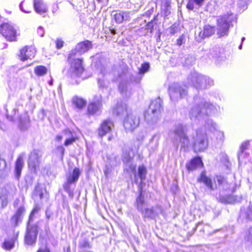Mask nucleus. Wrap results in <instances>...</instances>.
<instances>
[{
    "label": "nucleus",
    "mask_w": 252,
    "mask_h": 252,
    "mask_svg": "<svg viewBox=\"0 0 252 252\" xmlns=\"http://www.w3.org/2000/svg\"><path fill=\"white\" fill-rule=\"evenodd\" d=\"M140 118L132 113L127 114L124 120L123 125L126 131H133L139 125Z\"/></svg>",
    "instance_id": "nucleus-14"
},
{
    "label": "nucleus",
    "mask_w": 252,
    "mask_h": 252,
    "mask_svg": "<svg viewBox=\"0 0 252 252\" xmlns=\"http://www.w3.org/2000/svg\"><path fill=\"white\" fill-rule=\"evenodd\" d=\"M30 119L27 114L19 118V127L22 130L27 129L29 126Z\"/></svg>",
    "instance_id": "nucleus-35"
},
{
    "label": "nucleus",
    "mask_w": 252,
    "mask_h": 252,
    "mask_svg": "<svg viewBox=\"0 0 252 252\" xmlns=\"http://www.w3.org/2000/svg\"><path fill=\"white\" fill-rule=\"evenodd\" d=\"M146 169L144 166H139L138 170V175L140 178L141 182L145 179Z\"/></svg>",
    "instance_id": "nucleus-42"
},
{
    "label": "nucleus",
    "mask_w": 252,
    "mask_h": 252,
    "mask_svg": "<svg viewBox=\"0 0 252 252\" xmlns=\"http://www.w3.org/2000/svg\"><path fill=\"white\" fill-rule=\"evenodd\" d=\"M62 138H63L62 136L60 135H58L56 137V140L58 141H61L62 139Z\"/></svg>",
    "instance_id": "nucleus-62"
},
{
    "label": "nucleus",
    "mask_w": 252,
    "mask_h": 252,
    "mask_svg": "<svg viewBox=\"0 0 252 252\" xmlns=\"http://www.w3.org/2000/svg\"><path fill=\"white\" fill-rule=\"evenodd\" d=\"M19 200L18 199H17L14 203V207H16V205H17L18 204V201H19Z\"/></svg>",
    "instance_id": "nucleus-64"
},
{
    "label": "nucleus",
    "mask_w": 252,
    "mask_h": 252,
    "mask_svg": "<svg viewBox=\"0 0 252 252\" xmlns=\"http://www.w3.org/2000/svg\"><path fill=\"white\" fill-rule=\"evenodd\" d=\"M205 0H193L195 4L198 6L199 7H201L203 5V3Z\"/></svg>",
    "instance_id": "nucleus-58"
},
{
    "label": "nucleus",
    "mask_w": 252,
    "mask_h": 252,
    "mask_svg": "<svg viewBox=\"0 0 252 252\" xmlns=\"http://www.w3.org/2000/svg\"><path fill=\"white\" fill-rule=\"evenodd\" d=\"M159 138H160L159 134H158V133L155 134L152 136V137L150 139V142H152V141H153L155 139L158 141L159 140Z\"/></svg>",
    "instance_id": "nucleus-59"
},
{
    "label": "nucleus",
    "mask_w": 252,
    "mask_h": 252,
    "mask_svg": "<svg viewBox=\"0 0 252 252\" xmlns=\"http://www.w3.org/2000/svg\"><path fill=\"white\" fill-rule=\"evenodd\" d=\"M102 96L100 95H95L94 101L90 103L88 107V112L91 115L99 112L102 106Z\"/></svg>",
    "instance_id": "nucleus-16"
},
{
    "label": "nucleus",
    "mask_w": 252,
    "mask_h": 252,
    "mask_svg": "<svg viewBox=\"0 0 252 252\" xmlns=\"http://www.w3.org/2000/svg\"><path fill=\"white\" fill-rule=\"evenodd\" d=\"M215 31V27L211 26L209 25H205L204 27L203 30L200 32L199 36L201 38L203 39L214 34Z\"/></svg>",
    "instance_id": "nucleus-25"
},
{
    "label": "nucleus",
    "mask_w": 252,
    "mask_h": 252,
    "mask_svg": "<svg viewBox=\"0 0 252 252\" xmlns=\"http://www.w3.org/2000/svg\"><path fill=\"white\" fill-rule=\"evenodd\" d=\"M110 32L111 34H112V35H115L116 33V31L114 29H110Z\"/></svg>",
    "instance_id": "nucleus-63"
},
{
    "label": "nucleus",
    "mask_w": 252,
    "mask_h": 252,
    "mask_svg": "<svg viewBox=\"0 0 252 252\" xmlns=\"http://www.w3.org/2000/svg\"><path fill=\"white\" fill-rule=\"evenodd\" d=\"M23 1L21 2V3L19 5V7H20V10L22 11H23V12H24L25 13H30L31 12L30 11H28V10H26L24 9V8L23 7Z\"/></svg>",
    "instance_id": "nucleus-60"
},
{
    "label": "nucleus",
    "mask_w": 252,
    "mask_h": 252,
    "mask_svg": "<svg viewBox=\"0 0 252 252\" xmlns=\"http://www.w3.org/2000/svg\"><path fill=\"white\" fill-rule=\"evenodd\" d=\"M145 205L144 196L143 194L142 190L141 189L140 193L136 200V207L138 211L140 212L143 211Z\"/></svg>",
    "instance_id": "nucleus-32"
},
{
    "label": "nucleus",
    "mask_w": 252,
    "mask_h": 252,
    "mask_svg": "<svg viewBox=\"0 0 252 252\" xmlns=\"http://www.w3.org/2000/svg\"><path fill=\"white\" fill-rule=\"evenodd\" d=\"M168 92L171 101L176 102L187 95V87L181 83H173L169 86Z\"/></svg>",
    "instance_id": "nucleus-8"
},
{
    "label": "nucleus",
    "mask_w": 252,
    "mask_h": 252,
    "mask_svg": "<svg viewBox=\"0 0 252 252\" xmlns=\"http://www.w3.org/2000/svg\"><path fill=\"white\" fill-rule=\"evenodd\" d=\"M188 83L199 90L212 86L214 85V81L209 77L193 72L188 77Z\"/></svg>",
    "instance_id": "nucleus-4"
},
{
    "label": "nucleus",
    "mask_w": 252,
    "mask_h": 252,
    "mask_svg": "<svg viewBox=\"0 0 252 252\" xmlns=\"http://www.w3.org/2000/svg\"><path fill=\"white\" fill-rule=\"evenodd\" d=\"M42 154L39 150H33L30 154L28 161L29 167L31 170L35 172L36 167L40 162Z\"/></svg>",
    "instance_id": "nucleus-15"
},
{
    "label": "nucleus",
    "mask_w": 252,
    "mask_h": 252,
    "mask_svg": "<svg viewBox=\"0 0 252 252\" xmlns=\"http://www.w3.org/2000/svg\"><path fill=\"white\" fill-rule=\"evenodd\" d=\"M185 37L184 35H181L178 39H177L176 43L178 46H181L185 43Z\"/></svg>",
    "instance_id": "nucleus-51"
},
{
    "label": "nucleus",
    "mask_w": 252,
    "mask_h": 252,
    "mask_svg": "<svg viewBox=\"0 0 252 252\" xmlns=\"http://www.w3.org/2000/svg\"><path fill=\"white\" fill-rule=\"evenodd\" d=\"M217 199L219 202L225 204H232L237 201L236 197L231 195H222L220 194Z\"/></svg>",
    "instance_id": "nucleus-31"
},
{
    "label": "nucleus",
    "mask_w": 252,
    "mask_h": 252,
    "mask_svg": "<svg viewBox=\"0 0 252 252\" xmlns=\"http://www.w3.org/2000/svg\"><path fill=\"white\" fill-rule=\"evenodd\" d=\"M73 103L77 108H82L85 106L86 101L82 98L76 97L73 98Z\"/></svg>",
    "instance_id": "nucleus-40"
},
{
    "label": "nucleus",
    "mask_w": 252,
    "mask_h": 252,
    "mask_svg": "<svg viewBox=\"0 0 252 252\" xmlns=\"http://www.w3.org/2000/svg\"><path fill=\"white\" fill-rule=\"evenodd\" d=\"M92 245L89 243V240L86 238L81 239L78 243L79 252H93L90 251Z\"/></svg>",
    "instance_id": "nucleus-24"
},
{
    "label": "nucleus",
    "mask_w": 252,
    "mask_h": 252,
    "mask_svg": "<svg viewBox=\"0 0 252 252\" xmlns=\"http://www.w3.org/2000/svg\"><path fill=\"white\" fill-rule=\"evenodd\" d=\"M34 72L37 76H42L47 74V68L43 65H38L34 68Z\"/></svg>",
    "instance_id": "nucleus-38"
},
{
    "label": "nucleus",
    "mask_w": 252,
    "mask_h": 252,
    "mask_svg": "<svg viewBox=\"0 0 252 252\" xmlns=\"http://www.w3.org/2000/svg\"><path fill=\"white\" fill-rule=\"evenodd\" d=\"M92 42L86 40L78 43L74 49H72L68 55L67 63L69 66L66 73L68 78L75 79L76 78H85L82 77L84 71L83 64V59L77 58V56L81 55L92 48Z\"/></svg>",
    "instance_id": "nucleus-2"
},
{
    "label": "nucleus",
    "mask_w": 252,
    "mask_h": 252,
    "mask_svg": "<svg viewBox=\"0 0 252 252\" xmlns=\"http://www.w3.org/2000/svg\"><path fill=\"white\" fill-rule=\"evenodd\" d=\"M197 180L199 182L203 183L210 191L214 190L217 189V185H213L211 179L206 176L205 171L202 172Z\"/></svg>",
    "instance_id": "nucleus-22"
},
{
    "label": "nucleus",
    "mask_w": 252,
    "mask_h": 252,
    "mask_svg": "<svg viewBox=\"0 0 252 252\" xmlns=\"http://www.w3.org/2000/svg\"><path fill=\"white\" fill-rule=\"evenodd\" d=\"M162 212V208L160 206L157 205L152 207L151 208H144L141 213L145 218L150 219H154L157 216L161 214Z\"/></svg>",
    "instance_id": "nucleus-17"
},
{
    "label": "nucleus",
    "mask_w": 252,
    "mask_h": 252,
    "mask_svg": "<svg viewBox=\"0 0 252 252\" xmlns=\"http://www.w3.org/2000/svg\"><path fill=\"white\" fill-rule=\"evenodd\" d=\"M150 68V64L148 63H145L141 64V67L139 69V73L143 74L147 72Z\"/></svg>",
    "instance_id": "nucleus-43"
},
{
    "label": "nucleus",
    "mask_w": 252,
    "mask_h": 252,
    "mask_svg": "<svg viewBox=\"0 0 252 252\" xmlns=\"http://www.w3.org/2000/svg\"><path fill=\"white\" fill-rule=\"evenodd\" d=\"M25 153L21 154L16 159L15 165V176L16 179H19L21 176V171L24 165L23 157Z\"/></svg>",
    "instance_id": "nucleus-23"
},
{
    "label": "nucleus",
    "mask_w": 252,
    "mask_h": 252,
    "mask_svg": "<svg viewBox=\"0 0 252 252\" xmlns=\"http://www.w3.org/2000/svg\"><path fill=\"white\" fill-rule=\"evenodd\" d=\"M250 154L246 151H241L238 150L237 152V158L239 164L240 165L246 163L249 160Z\"/></svg>",
    "instance_id": "nucleus-33"
},
{
    "label": "nucleus",
    "mask_w": 252,
    "mask_h": 252,
    "mask_svg": "<svg viewBox=\"0 0 252 252\" xmlns=\"http://www.w3.org/2000/svg\"><path fill=\"white\" fill-rule=\"evenodd\" d=\"M202 161L200 157H195L192 158L186 164V167L188 171L195 170L198 166L202 165Z\"/></svg>",
    "instance_id": "nucleus-28"
},
{
    "label": "nucleus",
    "mask_w": 252,
    "mask_h": 252,
    "mask_svg": "<svg viewBox=\"0 0 252 252\" xmlns=\"http://www.w3.org/2000/svg\"><path fill=\"white\" fill-rule=\"evenodd\" d=\"M193 150L195 152H202L206 149L208 141L206 133L200 130H197L195 135L192 136Z\"/></svg>",
    "instance_id": "nucleus-10"
},
{
    "label": "nucleus",
    "mask_w": 252,
    "mask_h": 252,
    "mask_svg": "<svg viewBox=\"0 0 252 252\" xmlns=\"http://www.w3.org/2000/svg\"><path fill=\"white\" fill-rule=\"evenodd\" d=\"M235 19V16L231 12H228L217 19L218 34L223 36L228 34L230 24Z\"/></svg>",
    "instance_id": "nucleus-7"
},
{
    "label": "nucleus",
    "mask_w": 252,
    "mask_h": 252,
    "mask_svg": "<svg viewBox=\"0 0 252 252\" xmlns=\"http://www.w3.org/2000/svg\"><path fill=\"white\" fill-rule=\"evenodd\" d=\"M64 132L66 135L71 136V137L68 138L65 140L64 143L65 146H68L72 144L75 141V138L73 136L72 132L69 129H65Z\"/></svg>",
    "instance_id": "nucleus-39"
},
{
    "label": "nucleus",
    "mask_w": 252,
    "mask_h": 252,
    "mask_svg": "<svg viewBox=\"0 0 252 252\" xmlns=\"http://www.w3.org/2000/svg\"><path fill=\"white\" fill-rule=\"evenodd\" d=\"M7 205V198L6 195L0 193V209L1 210L6 207Z\"/></svg>",
    "instance_id": "nucleus-41"
},
{
    "label": "nucleus",
    "mask_w": 252,
    "mask_h": 252,
    "mask_svg": "<svg viewBox=\"0 0 252 252\" xmlns=\"http://www.w3.org/2000/svg\"><path fill=\"white\" fill-rule=\"evenodd\" d=\"M38 226L37 224H27L26 233L25 236V243L29 246H34L36 241Z\"/></svg>",
    "instance_id": "nucleus-13"
},
{
    "label": "nucleus",
    "mask_w": 252,
    "mask_h": 252,
    "mask_svg": "<svg viewBox=\"0 0 252 252\" xmlns=\"http://www.w3.org/2000/svg\"><path fill=\"white\" fill-rule=\"evenodd\" d=\"M114 126L113 123L109 119L104 120L98 129V135L102 138L107 133H109Z\"/></svg>",
    "instance_id": "nucleus-19"
},
{
    "label": "nucleus",
    "mask_w": 252,
    "mask_h": 252,
    "mask_svg": "<svg viewBox=\"0 0 252 252\" xmlns=\"http://www.w3.org/2000/svg\"><path fill=\"white\" fill-rule=\"evenodd\" d=\"M147 29L150 30V32H152L154 30V25L153 20L148 22L147 24Z\"/></svg>",
    "instance_id": "nucleus-57"
},
{
    "label": "nucleus",
    "mask_w": 252,
    "mask_h": 252,
    "mask_svg": "<svg viewBox=\"0 0 252 252\" xmlns=\"http://www.w3.org/2000/svg\"><path fill=\"white\" fill-rule=\"evenodd\" d=\"M37 252H50L49 249L45 248V249H39Z\"/></svg>",
    "instance_id": "nucleus-61"
},
{
    "label": "nucleus",
    "mask_w": 252,
    "mask_h": 252,
    "mask_svg": "<svg viewBox=\"0 0 252 252\" xmlns=\"http://www.w3.org/2000/svg\"><path fill=\"white\" fill-rule=\"evenodd\" d=\"M114 113L116 114L117 116H121L126 114L127 115V105L126 104L118 103L116 107L114 110Z\"/></svg>",
    "instance_id": "nucleus-34"
},
{
    "label": "nucleus",
    "mask_w": 252,
    "mask_h": 252,
    "mask_svg": "<svg viewBox=\"0 0 252 252\" xmlns=\"http://www.w3.org/2000/svg\"><path fill=\"white\" fill-rule=\"evenodd\" d=\"M216 180L220 190H223L228 192L234 191V184H229L223 177L217 176Z\"/></svg>",
    "instance_id": "nucleus-18"
},
{
    "label": "nucleus",
    "mask_w": 252,
    "mask_h": 252,
    "mask_svg": "<svg viewBox=\"0 0 252 252\" xmlns=\"http://www.w3.org/2000/svg\"><path fill=\"white\" fill-rule=\"evenodd\" d=\"M33 7L35 12L42 15L47 11V9L41 0H33Z\"/></svg>",
    "instance_id": "nucleus-26"
},
{
    "label": "nucleus",
    "mask_w": 252,
    "mask_h": 252,
    "mask_svg": "<svg viewBox=\"0 0 252 252\" xmlns=\"http://www.w3.org/2000/svg\"><path fill=\"white\" fill-rule=\"evenodd\" d=\"M246 219L252 220V204H250L246 211L245 212Z\"/></svg>",
    "instance_id": "nucleus-45"
},
{
    "label": "nucleus",
    "mask_w": 252,
    "mask_h": 252,
    "mask_svg": "<svg viewBox=\"0 0 252 252\" xmlns=\"http://www.w3.org/2000/svg\"><path fill=\"white\" fill-rule=\"evenodd\" d=\"M57 152L61 155L62 158H63L64 153V149L63 146H59L57 147Z\"/></svg>",
    "instance_id": "nucleus-54"
},
{
    "label": "nucleus",
    "mask_w": 252,
    "mask_h": 252,
    "mask_svg": "<svg viewBox=\"0 0 252 252\" xmlns=\"http://www.w3.org/2000/svg\"><path fill=\"white\" fill-rule=\"evenodd\" d=\"M111 71L114 76L117 75L113 80L119 82V91L124 96L125 95V96L127 97V68L125 67L116 66L112 68Z\"/></svg>",
    "instance_id": "nucleus-5"
},
{
    "label": "nucleus",
    "mask_w": 252,
    "mask_h": 252,
    "mask_svg": "<svg viewBox=\"0 0 252 252\" xmlns=\"http://www.w3.org/2000/svg\"><path fill=\"white\" fill-rule=\"evenodd\" d=\"M64 42L61 39H57L56 41V48L58 49L62 48L63 46Z\"/></svg>",
    "instance_id": "nucleus-53"
},
{
    "label": "nucleus",
    "mask_w": 252,
    "mask_h": 252,
    "mask_svg": "<svg viewBox=\"0 0 252 252\" xmlns=\"http://www.w3.org/2000/svg\"><path fill=\"white\" fill-rule=\"evenodd\" d=\"M25 209L24 206H20L17 210L15 214L11 218L10 222L11 225L15 227L21 222L23 215L25 213Z\"/></svg>",
    "instance_id": "nucleus-21"
},
{
    "label": "nucleus",
    "mask_w": 252,
    "mask_h": 252,
    "mask_svg": "<svg viewBox=\"0 0 252 252\" xmlns=\"http://www.w3.org/2000/svg\"><path fill=\"white\" fill-rule=\"evenodd\" d=\"M127 164L129 166V168L130 171L133 174H134L135 176H136V165H133V164H131L130 163H128Z\"/></svg>",
    "instance_id": "nucleus-56"
},
{
    "label": "nucleus",
    "mask_w": 252,
    "mask_h": 252,
    "mask_svg": "<svg viewBox=\"0 0 252 252\" xmlns=\"http://www.w3.org/2000/svg\"><path fill=\"white\" fill-rule=\"evenodd\" d=\"M39 210V208L37 206L35 207L31 212L30 215L29 216V221L28 222V224H30V223L32 222L34 219V215L37 213Z\"/></svg>",
    "instance_id": "nucleus-46"
},
{
    "label": "nucleus",
    "mask_w": 252,
    "mask_h": 252,
    "mask_svg": "<svg viewBox=\"0 0 252 252\" xmlns=\"http://www.w3.org/2000/svg\"><path fill=\"white\" fill-rule=\"evenodd\" d=\"M218 111L217 107L208 103L204 98L199 96L194 97V104L191 108L189 117L194 122H205V126L209 131L214 132L217 130V125L214 123L208 116L216 113Z\"/></svg>",
    "instance_id": "nucleus-1"
},
{
    "label": "nucleus",
    "mask_w": 252,
    "mask_h": 252,
    "mask_svg": "<svg viewBox=\"0 0 252 252\" xmlns=\"http://www.w3.org/2000/svg\"><path fill=\"white\" fill-rule=\"evenodd\" d=\"M110 75V67L107 65L102 66L97 78V84L99 89H104L108 88L110 84L109 76Z\"/></svg>",
    "instance_id": "nucleus-12"
},
{
    "label": "nucleus",
    "mask_w": 252,
    "mask_h": 252,
    "mask_svg": "<svg viewBox=\"0 0 252 252\" xmlns=\"http://www.w3.org/2000/svg\"><path fill=\"white\" fill-rule=\"evenodd\" d=\"M224 49L220 48L219 46H215L210 49L208 54L209 58L218 59L222 57Z\"/></svg>",
    "instance_id": "nucleus-27"
},
{
    "label": "nucleus",
    "mask_w": 252,
    "mask_h": 252,
    "mask_svg": "<svg viewBox=\"0 0 252 252\" xmlns=\"http://www.w3.org/2000/svg\"><path fill=\"white\" fill-rule=\"evenodd\" d=\"M194 1L193 0H189L187 4V8L190 10H193L194 9Z\"/></svg>",
    "instance_id": "nucleus-52"
},
{
    "label": "nucleus",
    "mask_w": 252,
    "mask_h": 252,
    "mask_svg": "<svg viewBox=\"0 0 252 252\" xmlns=\"http://www.w3.org/2000/svg\"><path fill=\"white\" fill-rule=\"evenodd\" d=\"M140 80L141 78L139 77V75H136V76L132 75L130 76V81L131 82L138 83L140 82Z\"/></svg>",
    "instance_id": "nucleus-49"
},
{
    "label": "nucleus",
    "mask_w": 252,
    "mask_h": 252,
    "mask_svg": "<svg viewBox=\"0 0 252 252\" xmlns=\"http://www.w3.org/2000/svg\"><path fill=\"white\" fill-rule=\"evenodd\" d=\"M134 153H132L128 149V146H125L123 149L122 160L126 164L130 163L132 160Z\"/></svg>",
    "instance_id": "nucleus-29"
},
{
    "label": "nucleus",
    "mask_w": 252,
    "mask_h": 252,
    "mask_svg": "<svg viewBox=\"0 0 252 252\" xmlns=\"http://www.w3.org/2000/svg\"><path fill=\"white\" fill-rule=\"evenodd\" d=\"M188 127L187 126L179 124L174 126L169 132L174 145L177 147L180 145L182 148H188L189 145V140L188 136Z\"/></svg>",
    "instance_id": "nucleus-3"
},
{
    "label": "nucleus",
    "mask_w": 252,
    "mask_h": 252,
    "mask_svg": "<svg viewBox=\"0 0 252 252\" xmlns=\"http://www.w3.org/2000/svg\"><path fill=\"white\" fill-rule=\"evenodd\" d=\"M46 218L48 222L50 220H53V213L49 208L47 209L45 212Z\"/></svg>",
    "instance_id": "nucleus-48"
},
{
    "label": "nucleus",
    "mask_w": 252,
    "mask_h": 252,
    "mask_svg": "<svg viewBox=\"0 0 252 252\" xmlns=\"http://www.w3.org/2000/svg\"><path fill=\"white\" fill-rule=\"evenodd\" d=\"M80 175L79 169L75 168L72 174L67 177L66 182L63 185L64 190L68 193L69 196L71 198L73 197L75 183L77 182Z\"/></svg>",
    "instance_id": "nucleus-9"
},
{
    "label": "nucleus",
    "mask_w": 252,
    "mask_h": 252,
    "mask_svg": "<svg viewBox=\"0 0 252 252\" xmlns=\"http://www.w3.org/2000/svg\"><path fill=\"white\" fill-rule=\"evenodd\" d=\"M147 133L145 130H142L138 133L137 135L136 139L135 140L136 141H138L140 144H142V142L146 136Z\"/></svg>",
    "instance_id": "nucleus-44"
},
{
    "label": "nucleus",
    "mask_w": 252,
    "mask_h": 252,
    "mask_svg": "<svg viewBox=\"0 0 252 252\" xmlns=\"http://www.w3.org/2000/svg\"><path fill=\"white\" fill-rule=\"evenodd\" d=\"M36 53L35 49L33 46H25L20 50V58L21 60L25 61L29 59L34 58Z\"/></svg>",
    "instance_id": "nucleus-20"
},
{
    "label": "nucleus",
    "mask_w": 252,
    "mask_h": 252,
    "mask_svg": "<svg viewBox=\"0 0 252 252\" xmlns=\"http://www.w3.org/2000/svg\"><path fill=\"white\" fill-rule=\"evenodd\" d=\"M250 146V141L249 140H246L244 142H243L239 147V151H246V150H247L249 146Z\"/></svg>",
    "instance_id": "nucleus-47"
},
{
    "label": "nucleus",
    "mask_w": 252,
    "mask_h": 252,
    "mask_svg": "<svg viewBox=\"0 0 252 252\" xmlns=\"http://www.w3.org/2000/svg\"><path fill=\"white\" fill-rule=\"evenodd\" d=\"M141 145L138 141L136 140L131 142L129 144L125 145V146H128V149L132 153H136L138 152L139 147Z\"/></svg>",
    "instance_id": "nucleus-36"
},
{
    "label": "nucleus",
    "mask_w": 252,
    "mask_h": 252,
    "mask_svg": "<svg viewBox=\"0 0 252 252\" xmlns=\"http://www.w3.org/2000/svg\"><path fill=\"white\" fill-rule=\"evenodd\" d=\"M246 239L248 241L252 243V226L251 227L248 231Z\"/></svg>",
    "instance_id": "nucleus-50"
},
{
    "label": "nucleus",
    "mask_w": 252,
    "mask_h": 252,
    "mask_svg": "<svg viewBox=\"0 0 252 252\" xmlns=\"http://www.w3.org/2000/svg\"><path fill=\"white\" fill-rule=\"evenodd\" d=\"M0 33L9 41H17L18 35L15 26L9 23H3L0 25Z\"/></svg>",
    "instance_id": "nucleus-11"
},
{
    "label": "nucleus",
    "mask_w": 252,
    "mask_h": 252,
    "mask_svg": "<svg viewBox=\"0 0 252 252\" xmlns=\"http://www.w3.org/2000/svg\"><path fill=\"white\" fill-rule=\"evenodd\" d=\"M114 18L117 23L120 24L125 21L129 20V13L127 12H116L113 15Z\"/></svg>",
    "instance_id": "nucleus-30"
},
{
    "label": "nucleus",
    "mask_w": 252,
    "mask_h": 252,
    "mask_svg": "<svg viewBox=\"0 0 252 252\" xmlns=\"http://www.w3.org/2000/svg\"><path fill=\"white\" fill-rule=\"evenodd\" d=\"M162 101L159 97L152 101L148 110L144 114L145 120L148 124L152 125L157 122L162 109Z\"/></svg>",
    "instance_id": "nucleus-6"
},
{
    "label": "nucleus",
    "mask_w": 252,
    "mask_h": 252,
    "mask_svg": "<svg viewBox=\"0 0 252 252\" xmlns=\"http://www.w3.org/2000/svg\"><path fill=\"white\" fill-rule=\"evenodd\" d=\"M37 32L38 34L41 37H43L44 35V30L43 28L41 26L37 28Z\"/></svg>",
    "instance_id": "nucleus-55"
},
{
    "label": "nucleus",
    "mask_w": 252,
    "mask_h": 252,
    "mask_svg": "<svg viewBox=\"0 0 252 252\" xmlns=\"http://www.w3.org/2000/svg\"><path fill=\"white\" fill-rule=\"evenodd\" d=\"M15 241L13 239H5L2 244V247L5 250L10 251L14 247Z\"/></svg>",
    "instance_id": "nucleus-37"
}]
</instances>
